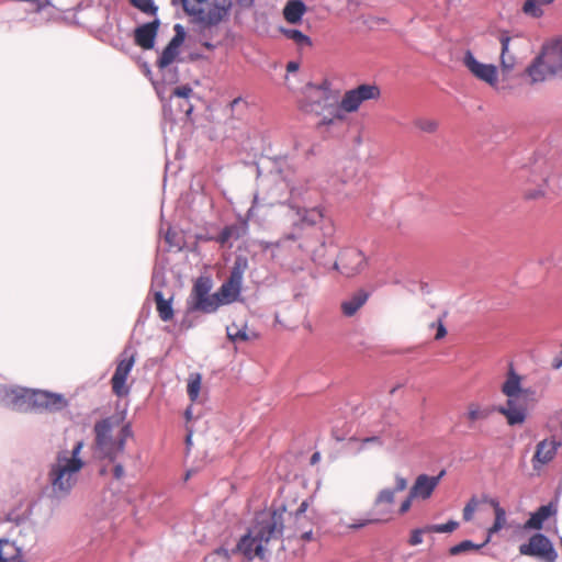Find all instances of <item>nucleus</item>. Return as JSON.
I'll return each instance as SVG.
<instances>
[{
    "instance_id": "nucleus-1",
    "label": "nucleus",
    "mask_w": 562,
    "mask_h": 562,
    "mask_svg": "<svg viewBox=\"0 0 562 562\" xmlns=\"http://www.w3.org/2000/svg\"><path fill=\"white\" fill-rule=\"evenodd\" d=\"M284 510H272L262 514L252 529L237 543L234 552L241 553L247 560H263L268 546L273 540H279L284 529Z\"/></svg>"
},
{
    "instance_id": "nucleus-2",
    "label": "nucleus",
    "mask_w": 562,
    "mask_h": 562,
    "mask_svg": "<svg viewBox=\"0 0 562 562\" xmlns=\"http://www.w3.org/2000/svg\"><path fill=\"white\" fill-rule=\"evenodd\" d=\"M82 448L83 441H78L71 450L57 452L54 462L50 463L47 479L54 497H67L78 483L85 467V461L80 457Z\"/></svg>"
},
{
    "instance_id": "nucleus-3",
    "label": "nucleus",
    "mask_w": 562,
    "mask_h": 562,
    "mask_svg": "<svg viewBox=\"0 0 562 562\" xmlns=\"http://www.w3.org/2000/svg\"><path fill=\"white\" fill-rule=\"evenodd\" d=\"M93 430L97 453L110 461L123 453L126 439L132 435L131 426L122 424L115 416L95 423Z\"/></svg>"
},
{
    "instance_id": "nucleus-4",
    "label": "nucleus",
    "mask_w": 562,
    "mask_h": 562,
    "mask_svg": "<svg viewBox=\"0 0 562 562\" xmlns=\"http://www.w3.org/2000/svg\"><path fill=\"white\" fill-rule=\"evenodd\" d=\"M502 392L507 396V401L496 411L505 416L510 426L524 424L527 417L526 395L521 389V376L516 373L512 364L502 385Z\"/></svg>"
},
{
    "instance_id": "nucleus-5",
    "label": "nucleus",
    "mask_w": 562,
    "mask_h": 562,
    "mask_svg": "<svg viewBox=\"0 0 562 562\" xmlns=\"http://www.w3.org/2000/svg\"><path fill=\"white\" fill-rule=\"evenodd\" d=\"M338 103L336 95L326 86H305L302 98L299 101L301 111L307 114L321 116L327 109Z\"/></svg>"
},
{
    "instance_id": "nucleus-6",
    "label": "nucleus",
    "mask_w": 562,
    "mask_h": 562,
    "mask_svg": "<svg viewBox=\"0 0 562 562\" xmlns=\"http://www.w3.org/2000/svg\"><path fill=\"white\" fill-rule=\"evenodd\" d=\"M381 95V90L376 85H360L355 89L347 90L338 108H336L335 119L347 120V114L357 112L361 104L369 100H378Z\"/></svg>"
},
{
    "instance_id": "nucleus-7",
    "label": "nucleus",
    "mask_w": 562,
    "mask_h": 562,
    "mask_svg": "<svg viewBox=\"0 0 562 562\" xmlns=\"http://www.w3.org/2000/svg\"><path fill=\"white\" fill-rule=\"evenodd\" d=\"M247 268L248 261L245 257L239 256L235 259L228 279L216 292L218 306L237 301L240 295L244 274Z\"/></svg>"
},
{
    "instance_id": "nucleus-8",
    "label": "nucleus",
    "mask_w": 562,
    "mask_h": 562,
    "mask_svg": "<svg viewBox=\"0 0 562 562\" xmlns=\"http://www.w3.org/2000/svg\"><path fill=\"white\" fill-rule=\"evenodd\" d=\"M300 238L301 243L299 247L313 261H321L326 255V243L321 238L319 234H313L308 236H296L295 234H286L278 241H260V247L263 250L270 248H279L285 240H295Z\"/></svg>"
},
{
    "instance_id": "nucleus-9",
    "label": "nucleus",
    "mask_w": 562,
    "mask_h": 562,
    "mask_svg": "<svg viewBox=\"0 0 562 562\" xmlns=\"http://www.w3.org/2000/svg\"><path fill=\"white\" fill-rule=\"evenodd\" d=\"M211 283L207 278H198L193 284L190 300L188 301L189 312L213 313L218 308L216 292L210 295Z\"/></svg>"
},
{
    "instance_id": "nucleus-10",
    "label": "nucleus",
    "mask_w": 562,
    "mask_h": 562,
    "mask_svg": "<svg viewBox=\"0 0 562 562\" xmlns=\"http://www.w3.org/2000/svg\"><path fill=\"white\" fill-rule=\"evenodd\" d=\"M395 503V491L391 488L381 490L373 503L371 517L362 522L355 524L351 527L360 528L368 524L386 522L392 519L393 507Z\"/></svg>"
},
{
    "instance_id": "nucleus-11",
    "label": "nucleus",
    "mask_w": 562,
    "mask_h": 562,
    "mask_svg": "<svg viewBox=\"0 0 562 562\" xmlns=\"http://www.w3.org/2000/svg\"><path fill=\"white\" fill-rule=\"evenodd\" d=\"M135 352L128 348L124 349L120 356V360L111 379L112 392L117 397L127 396L130 393V387L126 384V381L135 364Z\"/></svg>"
},
{
    "instance_id": "nucleus-12",
    "label": "nucleus",
    "mask_w": 562,
    "mask_h": 562,
    "mask_svg": "<svg viewBox=\"0 0 562 562\" xmlns=\"http://www.w3.org/2000/svg\"><path fill=\"white\" fill-rule=\"evenodd\" d=\"M550 179L551 173L548 170L532 171L521 188L524 200L548 199L552 193Z\"/></svg>"
},
{
    "instance_id": "nucleus-13",
    "label": "nucleus",
    "mask_w": 562,
    "mask_h": 562,
    "mask_svg": "<svg viewBox=\"0 0 562 562\" xmlns=\"http://www.w3.org/2000/svg\"><path fill=\"white\" fill-rule=\"evenodd\" d=\"M521 555L533 557L542 562H555L558 554L548 537L542 533H535L527 543L519 547Z\"/></svg>"
},
{
    "instance_id": "nucleus-14",
    "label": "nucleus",
    "mask_w": 562,
    "mask_h": 562,
    "mask_svg": "<svg viewBox=\"0 0 562 562\" xmlns=\"http://www.w3.org/2000/svg\"><path fill=\"white\" fill-rule=\"evenodd\" d=\"M232 8V0H214L206 11L201 9V13H196L192 19L201 26L202 31H205L225 21Z\"/></svg>"
},
{
    "instance_id": "nucleus-15",
    "label": "nucleus",
    "mask_w": 562,
    "mask_h": 562,
    "mask_svg": "<svg viewBox=\"0 0 562 562\" xmlns=\"http://www.w3.org/2000/svg\"><path fill=\"white\" fill-rule=\"evenodd\" d=\"M366 265V257L359 249L346 248L340 251L334 268L345 277L351 278L360 273Z\"/></svg>"
},
{
    "instance_id": "nucleus-16",
    "label": "nucleus",
    "mask_w": 562,
    "mask_h": 562,
    "mask_svg": "<svg viewBox=\"0 0 562 562\" xmlns=\"http://www.w3.org/2000/svg\"><path fill=\"white\" fill-rule=\"evenodd\" d=\"M463 65L477 80L485 82L490 87H497L498 70L495 65L479 61L470 50H467L463 56Z\"/></svg>"
},
{
    "instance_id": "nucleus-17",
    "label": "nucleus",
    "mask_w": 562,
    "mask_h": 562,
    "mask_svg": "<svg viewBox=\"0 0 562 562\" xmlns=\"http://www.w3.org/2000/svg\"><path fill=\"white\" fill-rule=\"evenodd\" d=\"M445 474V470H441L436 476L419 474L409 490L411 498L429 499Z\"/></svg>"
},
{
    "instance_id": "nucleus-18",
    "label": "nucleus",
    "mask_w": 562,
    "mask_h": 562,
    "mask_svg": "<svg viewBox=\"0 0 562 562\" xmlns=\"http://www.w3.org/2000/svg\"><path fill=\"white\" fill-rule=\"evenodd\" d=\"M26 391L27 389L0 385V405L16 409L26 411Z\"/></svg>"
},
{
    "instance_id": "nucleus-19",
    "label": "nucleus",
    "mask_w": 562,
    "mask_h": 562,
    "mask_svg": "<svg viewBox=\"0 0 562 562\" xmlns=\"http://www.w3.org/2000/svg\"><path fill=\"white\" fill-rule=\"evenodd\" d=\"M291 211L294 213L293 225L296 229L303 226H314L324 217V210L319 206L310 209L291 206Z\"/></svg>"
},
{
    "instance_id": "nucleus-20",
    "label": "nucleus",
    "mask_w": 562,
    "mask_h": 562,
    "mask_svg": "<svg viewBox=\"0 0 562 562\" xmlns=\"http://www.w3.org/2000/svg\"><path fill=\"white\" fill-rule=\"evenodd\" d=\"M525 72L530 78V83L532 85L557 77L554 70L549 66L544 58H542V53L531 61Z\"/></svg>"
},
{
    "instance_id": "nucleus-21",
    "label": "nucleus",
    "mask_w": 562,
    "mask_h": 562,
    "mask_svg": "<svg viewBox=\"0 0 562 562\" xmlns=\"http://www.w3.org/2000/svg\"><path fill=\"white\" fill-rule=\"evenodd\" d=\"M541 53L542 58L554 70L555 76L562 78V38L544 44Z\"/></svg>"
},
{
    "instance_id": "nucleus-22",
    "label": "nucleus",
    "mask_w": 562,
    "mask_h": 562,
    "mask_svg": "<svg viewBox=\"0 0 562 562\" xmlns=\"http://www.w3.org/2000/svg\"><path fill=\"white\" fill-rule=\"evenodd\" d=\"M493 412L494 408L491 406L470 402L465 407V412L461 415V419L469 428H473L479 422L486 420Z\"/></svg>"
},
{
    "instance_id": "nucleus-23",
    "label": "nucleus",
    "mask_w": 562,
    "mask_h": 562,
    "mask_svg": "<svg viewBox=\"0 0 562 562\" xmlns=\"http://www.w3.org/2000/svg\"><path fill=\"white\" fill-rule=\"evenodd\" d=\"M560 446L554 439H544L537 445L536 452L532 457V465L535 470L553 460L558 447Z\"/></svg>"
},
{
    "instance_id": "nucleus-24",
    "label": "nucleus",
    "mask_w": 562,
    "mask_h": 562,
    "mask_svg": "<svg viewBox=\"0 0 562 562\" xmlns=\"http://www.w3.org/2000/svg\"><path fill=\"white\" fill-rule=\"evenodd\" d=\"M159 27V21L155 20L149 23H145L135 29L134 41L135 44L143 49H151L155 44V38Z\"/></svg>"
},
{
    "instance_id": "nucleus-25",
    "label": "nucleus",
    "mask_w": 562,
    "mask_h": 562,
    "mask_svg": "<svg viewBox=\"0 0 562 562\" xmlns=\"http://www.w3.org/2000/svg\"><path fill=\"white\" fill-rule=\"evenodd\" d=\"M248 233V222L243 220L238 223L225 226L222 232L212 239L222 246H232L233 240H238Z\"/></svg>"
},
{
    "instance_id": "nucleus-26",
    "label": "nucleus",
    "mask_w": 562,
    "mask_h": 562,
    "mask_svg": "<svg viewBox=\"0 0 562 562\" xmlns=\"http://www.w3.org/2000/svg\"><path fill=\"white\" fill-rule=\"evenodd\" d=\"M370 293L363 289L353 292L340 304L341 313L347 317H352L368 302Z\"/></svg>"
},
{
    "instance_id": "nucleus-27",
    "label": "nucleus",
    "mask_w": 562,
    "mask_h": 562,
    "mask_svg": "<svg viewBox=\"0 0 562 562\" xmlns=\"http://www.w3.org/2000/svg\"><path fill=\"white\" fill-rule=\"evenodd\" d=\"M510 41H512V37L505 33H503L499 36V42H501V46H502L501 56H499V65H501L502 74L504 76L510 74L515 69V66H516V57L509 49Z\"/></svg>"
},
{
    "instance_id": "nucleus-28",
    "label": "nucleus",
    "mask_w": 562,
    "mask_h": 562,
    "mask_svg": "<svg viewBox=\"0 0 562 562\" xmlns=\"http://www.w3.org/2000/svg\"><path fill=\"white\" fill-rule=\"evenodd\" d=\"M307 509V503L304 501L300 504L299 508L296 509L295 514H288L284 512L283 518L285 519V515L288 516L289 520H293L294 522V530L290 535L291 537L297 536L299 532L306 530L310 526V521L305 515V512ZM278 512L285 510L284 508L277 509Z\"/></svg>"
},
{
    "instance_id": "nucleus-29",
    "label": "nucleus",
    "mask_w": 562,
    "mask_h": 562,
    "mask_svg": "<svg viewBox=\"0 0 562 562\" xmlns=\"http://www.w3.org/2000/svg\"><path fill=\"white\" fill-rule=\"evenodd\" d=\"M227 338L233 342H245L258 338V334L248 329L247 325L231 324L226 327Z\"/></svg>"
},
{
    "instance_id": "nucleus-30",
    "label": "nucleus",
    "mask_w": 562,
    "mask_h": 562,
    "mask_svg": "<svg viewBox=\"0 0 562 562\" xmlns=\"http://www.w3.org/2000/svg\"><path fill=\"white\" fill-rule=\"evenodd\" d=\"M306 12V5L301 0H289L283 9V16L286 22L296 24L301 22Z\"/></svg>"
},
{
    "instance_id": "nucleus-31",
    "label": "nucleus",
    "mask_w": 562,
    "mask_h": 562,
    "mask_svg": "<svg viewBox=\"0 0 562 562\" xmlns=\"http://www.w3.org/2000/svg\"><path fill=\"white\" fill-rule=\"evenodd\" d=\"M554 514L551 505L540 506L537 512L531 514L530 518L526 521L525 528L527 529H541L543 522Z\"/></svg>"
},
{
    "instance_id": "nucleus-32",
    "label": "nucleus",
    "mask_w": 562,
    "mask_h": 562,
    "mask_svg": "<svg viewBox=\"0 0 562 562\" xmlns=\"http://www.w3.org/2000/svg\"><path fill=\"white\" fill-rule=\"evenodd\" d=\"M483 502L488 503L494 508V512H495L494 524L492 525V527L488 528V531H487L488 532L487 538H491V536L493 533L498 532L505 526L506 512L503 507L499 506L498 501H496L495 498H488L487 496H484Z\"/></svg>"
},
{
    "instance_id": "nucleus-33",
    "label": "nucleus",
    "mask_w": 562,
    "mask_h": 562,
    "mask_svg": "<svg viewBox=\"0 0 562 562\" xmlns=\"http://www.w3.org/2000/svg\"><path fill=\"white\" fill-rule=\"evenodd\" d=\"M154 300L156 303V310L164 322H169L173 318V310L171 306V297L165 299L161 292H155Z\"/></svg>"
},
{
    "instance_id": "nucleus-34",
    "label": "nucleus",
    "mask_w": 562,
    "mask_h": 562,
    "mask_svg": "<svg viewBox=\"0 0 562 562\" xmlns=\"http://www.w3.org/2000/svg\"><path fill=\"white\" fill-rule=\"evenodd\" d=\"M47 405V392L29 390L26 391V411L37 408L44 409Z\"/></svg>"
},
{
    "instance_id": "nucleus-35",
    "label": "nucleus",
    "mask_w": 562,
    "mask_h": 562,
    "mask_svg": "<svg viewBox=\"0 0 562 562\" xmlns=\"http://www.w3.org/2000/svg\"><path fill=\"white\" fill-rule=\"evenodd\" d=\"M280 32L288 40H291L297 46V48H304V47L312 46V40L310 38V36L303 34L299 30L281 27Z\"/></svg>"
},
{
    "instance_id": "nucleus-36",
    "label": "nucleus",
    "mask_w": 562,
    "mask_h": 562,
    "mask_svg": "<svg viewBox=\"0 0 562 562\" xmlns=\"http://www.w3.org/2000/svg\"><path fill=\"white\" fill-rule=\"evenodd\" d=\"M209 0H171L172 5H181L187 15L193 16L196 13H201L203 4Z\"/></svg>"
},
{
    "instance_id": "nucleus-37",
    "label": "nucleus",
    "mask_w": 562,
    "mask_h": 562,
    "mask_svg": "<svg viewBox=\"0 0 562 562\" xmlns=\"http://www.w3.org/2000/svg\"><path fill=\"white\" fill-rule=\"evenodd\" d=\"M19 549L9 540L0 539V562H12L18 555Z\"/></svg>"
},
{
    "instance_id": "nucleus-38",
    "label": "nucleus",
    "mask_w": 562,
    "mask_h": 562,
    "mask_svg": "<svg viewBox=\"0 0 562 562\" xmlns=\"http://www.w3.org/2000/svg\"><path fill=\"white\" fill-rule=\"evenodd\" d=\"M202 384V376L200 373H191L188 379L187 392L192 402L199 397Z\"/></svg>"
},
{
    "instance_id": "nucleus-39",
    "label": "nucleus",
    "mask_w": 562,
    "mask_h": 562,
    "mask_svg": "<svg viewBox=\"0 0 562 562\" xmlns=\"http://www.w3.org/2000/svg\"><path fill=\"white\" fill-rule=\"evenodd\" d=\"M336 108H338V103L335 104L334 106L327 109L326 112L324 114H322V119L319 120V122L316 125L317 128L333 126L338 123H344L346 121V120L335 119Z\"/></svg>"
},
{
    "instance_id": "nucleus-40",
    "label": "nucleus",
    "mask_w": 562,
    "mask_h": 562,
    "mask_svg": "<svg viewBox=\"0 0 562 562\" xmlns=\"http://www.w3.org/2000/svg\"><path fill=\"white\" fill-rule=\"evenodd\" d=\"M490 538H487L482 544H475L471 540H464L449 549V553L451 555H458L460 553L471 551V550H479L482 547H484L486 543H488Z\"/></svg>"
},
{
    "instance_id": "nucleus-41",
    "label": "nucleus",
    "mask_w": 562,
    "mask_h": 562,
    "mask_svg": "<svg viewBox=\"0 0 562 562\" xmlns=\"http://www.w3.org/2000/svg\"><path fill=\"white\" fill-rule=\"evenodd\" d=\"M178 54H179L178 49H176L175 47H172L170 45H167L164 48L161 55L159 56V58L157 60L158 68L162 69V68H166L167 66H169L171 63L175 61Z\"/></svg>"
},
{
    "instance_id": "nucleus-42",
    "label": "nucleus",
    "mask_w": 562,
    "mask_h": 562,
    "mask_svg": "<svg viewBox=\"0 0 562 562\" xmlns=\"http://www.w3.org/2000/svg\"><path fill=\"white\" fill-rule=\"evenodd\" d=\"M350 441L358 443V446L356 447V451L358 453L366 451L370 446L381 448L383 445L381 438L378 436L367 437L361 440L351 438Z\"/></svg>"
},
{
    "instance_id": "nucleus-43",
    "label": "nucleus",
    "mask_w": 562,
    "mask_h": 562,
    "mask_svg": "<svg viewBox=\"0 0 562 562\" xmlns=\"http://www.w3.org/2000/svg\"><path fill=\"white\" fill-rule=\"evenodd\" d=\"M66 406L67 401L64 398V396L47 392V405H45L44 409L60 411Z\"/></svg>"
},
{
    "instance_id": "nucleus-44",
    "label": "nucleus",
    "mask_w": 562,
    "mask_h": 562,
    "mask_svg": "<svg viewBox=\"0 0 562 562\" xmlns=\"http://www.w3.org/2000/svg\"><path fill=\"white\" fill-rule=\"evenodd\" d=\"M130 3L148 15H156L158 8L155 5L153 0H128Z\"/></svg>"
},
{
    "instance_id": "nucleus-45",
    "label": "nucleus",
    "mask_w": 562,
    "mask_h": 562,
    "mask_svg": "<svg viewBox=\"0 0 562 562\" xmlns=\"http://www.w3.org/2000/svg\"><path fill=\"white\" fill-rule=\"evenodd\" d=\"M414 126L424 133L432 134L438 130V122L431 119H417Z\"/></svg>"
},
{
    "instance_id": "nucleus-46",
    "label": "nucleus",
    "mask_w": 562,
    "mask_h": 562,
    "mask_svg": "<svg viewBox=\"0 0 562 562\" xmlns=\"http://www.w3.org/2000/svg\"><path fill=\"white\" fill-rule=\"evenodd\" d=\"M541 5L542 4L537 0H526L522 5V11L533 18H540L543 14Z\"/></svg>"
},
{
    "instance_id": "nucleus-47",
    "label": "nucleus",
    "mask_w": 562,
    "mask_h": 562,
    "mask_svg": "<svg viewBox=\"0 0 562 562\" xmlns=\"http://www.w3.org/2000/svg\"><path fill=\"white\" fill-rule=\"evenodd\" d=\"M479 504H480V501L475 496L470 498V501L464 506L463 513H462L463 519L465 521L472 520L473 515L479 507Z\"/></svg>"
},
{
    "instance_id": "nucleus-48",
    "label": "nucleus",
    "mask_w": 562,
    "mask_h": 562,
    "mask_svg": "<svg viewBox=\"0 0 562 562\" xmlns=\"http://www.w3.org/2000/svg\"><path fill=\"white\" fill-rule=\"evenodd\" d=\"M207 559L210 562H231V552L227 549L218 548Z\"/></svg>"
},
{
    "instance_id": "nucleus-49",
    "label": "nucleus",
    "mask_w": 562,
    "mask_h": 562,
    "mask_svg": "<svg viewBox=\"0 0 562 562\" xmlns=\"http://www.w3.org/2000/svg\"><path fill=\"white\" fill-rule=\"evenodd\" d=\"M459 524L457 521L450 520L446 524L434 525L427 528V531L434 532H452L458 528Z\"/></svg>"
},
{
    "instance_id": "nucleus-50",
    "label": "nucleus",
    "mask_w": 562,
    "mask_h": 562,
    "mask_svg": "<svg viewBox=\"0 0 562 562\" xmlns=\"http://www.w3.org/2000/svg\"><path fill=\"white\" fill-rule=\"evenodd\" d=\"M192 92H193V90L191 87L180 86L173 90V95L187 99L192 94Z\"/></svg>"
},
{
    "instance_id": "nucleus-51",
    "label": "nucleus",
    "mask_w": 562,
    "mask_h": 562,
    "mask_svg": "<svg viewBox=\"0 0 562 562\" xmlns=\"http://www.w3.org/2000/svg\"><path fill=\"white\" fill-rule=\"evenodd\" d=\"M176 30H177V34L172 37V40L169 42L168 45H170V46H172V47H175L176 49L179 50V46L183 42V33L180 32V30H181L180 25H177Z\"/></svg>"
},
{
    "instance_id": "nucleus-52",
    "label": "nucleus",
    "mask_w": 562,
    "mask_h": 562,
    "mask_svg": "<svg viewBox=\"0 0 562 562\" xmlns=\"http://www.w3.org/2000/svg\"><path fill=\"white\" fill-rule=\"evenodd\" d=\"M423 530L422 529H415L412 531L411 533V538H409V544L411 546H417V544H420L423 542Z\"/></svg>"
},
{
    "instance_id": "nucleus-53",
    "label": "nucleus",
    "mask_w": 562,
    "mask_h": 562,
    "mask_svg": "<svg viewBox=\"0 0 562 562\" xmlns=\"http://www.w3.org/2000/svg\"><path fill=\"white\" fill-rule=\"evenodd\" d=\"M407 488V480L402 475H395V487L392 491L403 492Z\"/></svg>"
},
{
    "instance_id": "nucleus-54",
    "label": "nucleus",
    "mask_w": 562,
    "mask_h": 562,
    "mask_svg": "<svg viewBox=\"0 0 562 562\" xmlns=\"http://www.w3.org/2000/svg\"><path fill=\"white\" fill-rule=\"evenodd\" d=\"M414 499L415 498H411V492H409L408 496L401 503L398 513L401 515L407 513L411 509Z\"/></svg>"
},
{
    "instance_id": "nucleus-55",
    "label": "nucleus",
    "mask_w": 562,
    "mask_h": 562,
    "mask_svg": "<svg viewBox=\"0 0 562 562\" xmlns=\"http://www.w3.org/2000/svg\"><path fill=\"white\" fill-rule=\"evenodd\" d=\"M446 335H447V329H446L442 321L439 319L437 323V333H436L435 339L439 340V339L443 338Z\"/></svg>"
},
{
    "instance_id": "nucleus-56",
    "label": "nucleus",
    "mask_w": 562,
    "mask_h": 562,
    "mask_svg": "<svg viewBox=\"0 0 562 562\" xmlns=\"http://www.w3.org/2000/svg\"><path fill=\"white\" fill-rule=\"evenodd\" d=\"M229 106H231V110L234 112L237 108L239 106H243V108H246L247 106V103L245 100H243L241 98H235L231 103H229Z\"/></svg>"
},
{
    "instance_id": "nucleus-57",
    "label": "nucleus",
    "mask_w": 562,
    "mask_h": 562,
    "mask_svg": "<svg viewBox=\"0 0 562 562\" xmlns=\"http://www.w3.org/2000/svg\"><path fill=\"white\" fill-rule=\"evenodd\" d=\"M113 476L116 479V480H120L124 476V468L122 464L117 463L114 465L113 468Z\"/></svg>"
},
{
    "instance_id": "nucleus-58",
    "label": "nucleus",
    "mask_w": 562,
    "mask_h": 562,
    "mask_svg": "<svg viewBox=\"0 0 562 562\" xmlns=\"http://www.w3.org/2000/svg\"><path fill=\"white\" fill-rule=\"evenodd\" d=\"M312 533H313L312 527H308L306 530H303L300 532V537L304 541H310L312 539Z\"/></svg>"
},
{
    "instance_id": "nucleus-59",
    "label": "nucleus",
    "mask_w": 562,
    "mask_h": 562,
    "mask_svg": "<svg viewBox=\"0 0 562 562\" xmlns=\"http://www.w3.org/2000/svg\"><path fill=\"white\" fill-rule=\"evenodd\" d=\"M299 67H300L299 63H296V61H290V63H288V65H286V70H288L289 72H294V71H296V70L299 69Z\"/></svg>"
},
{
    "instance_id": "nucleus-60",
    "label": "nucleus",
    "mask_w": 562,
    "mask_h": 562,
    "mask_svg": "<svg viewBox=\"0 0 562 562\" xmlns=\"http://www.w3.org/2000/svg\"><path fill=\"white\" fill-rule=\"evenodd\" d=\"M239 4L243 5V7H250L254 2V0H238Z\"/></svg>"
},
{
    "instance_id": "nucleus-61",
    "label": "nucleus",
    "mask_w": 562,
    "mask_h": 562,
    "mask_svg": "<svg viewBox=\"0 0 562 562\" xmlns=\"http://www.w3.org/2000/svg\"><path fill=\"white\" fill-rule=\"evenodd\" d=\"M552 367L554 369H559L562 367V359H554L553 362H552Z\"/></svg>"
},
{
    "instance_id": "nucleus-62",
    "label": "nucleus",
    "mask_w": 562,
    "mask_h": 562,
    "mask_svg": "<svg viewBox=\"0 0 562 562\" xmlns=\"http://www.w3.org/2000/svg\"><path fill=\"white\" fill-rule=\"evenodd\" d=\"M186 419L188 422L192 419V409H191V407L187 408V411H186Z\"/></svg>"
},
{
    "instance_id": "nucleus-63",
    "label": "nucleus",
    "mask_w": 562,
    "mask_h": 562,
    "mask_svg": "<svg viewBox=\"0 0 562 562\" xmlns=\"http://www.w3.org/2000/svg\"><path fill=\"white\" fill-rule=\"evenodd\" d=\"M203 46H204L205 48H207V49H213V48H214V45H213V44H211V43H209V42H204V43H203Z\"/></svg>"
},
{
    "instance_id": "nucleus-64",
    "label": "nucleus",
    "mask_w": 562,
    "mask_h": 562,
    "mask_svg": "<svg viewBox=\"0 0 562 562\" xmlns=\"http://www.w3.org/2000/svg\"><path fill=\"white\" fill-rule=\"evenodd\" d=\"M538 2H540L542 5L543 4H550L552 3L554 0H537Z\"/></svg>"
}]
</instances>
